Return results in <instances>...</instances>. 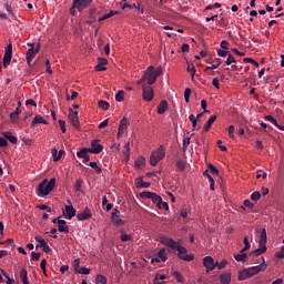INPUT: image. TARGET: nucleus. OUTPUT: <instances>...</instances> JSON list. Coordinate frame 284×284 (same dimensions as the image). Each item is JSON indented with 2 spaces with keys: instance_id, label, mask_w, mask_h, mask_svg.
Masks as SVG:
<instances>
[{
  "instance_id": "obj_1",
  "label": "nucleus",
  "mask_w": 284,
  "mask_h": 284,
  "mask_svg": "<svg viewBox=\"0 0 284 284\" xmlns=\"http://www.w3.org/2000/svg\"><path fill=\"white\" fill-rule=\"evenodd\" d=\"M262 263L257 266H251L248 268H244L239 273V281H247V278H252V276H256V274H261V272H265L267 270V263H265V257H262Z\"/></svg>"
},
{
  "instance_id": "obj_2",
  "label": "nucleus",
  "mask_w": 284,
  "mask_h": 284,
  "mask_svg": "<svg viewBox=\"0 0 284 284\" xmlns=\"http://www.w3.org/2000/svg\"><path fill=\"white\" fill-rule=\"evenodd\" d=\"M55 185H57L55 179H51L50 181H48V179H44L38 185V189H37L38 196H48V194H50V192H52L54 190Z\"/></svg>"
},
{
  "instance_id": "obj_3",
  "label": "nucleus",
  "mask_w": 284,
  "mask_h": 284,
  "mask_svg": "<svg viewBox=\"0 0 284 284\" xmlns=\"http://www.w3.org/2000/svg\"><path fill=\"white\" fill-rule=\"evenodd\" d=\"M161 74H163L162 67L154 69V65H150L144 73V77H146L148 85H154Z\"/></svg>"
},
{
  "instance_id": "obj_4",
  "label": "nucleus",
  "mask_w": 284,
  "mask_h": 284,
  "mask_svg": "<svg viewBox=\"0 0 284 284\" xmlns=\"http://www.w3.org/2000/svg\"><path fill=\"white\" fill-rule=\"evenodd\" d=\"M165 159V148L163 145H160L155 151H153L150 155V164L153 168H156L161 161Z\"/></svg>"
},
{
  "instance_id": "obj_5",
  "label": "nucleus",
  "mask_w": 284,
  "mask_h": 284,
  "mask_svg": "<svg viewBox=\"0 0 284 284\" xmlns=\"http://www.w3.org/2000/svg\"><path fill=\"white\" fill-rule=\"evenodd\" d=\"M267 231L265 229L262 230L258 241V248L253 251L254 256H261V254H265L267 252Z\"/></svg>"
},
{
  "instance_id": "obj_6",
  "label": "nucleus",
  "mask_w": 284,
  "mask_h": 284,
  "mask_svg": "<svg viewBox=\"0 0 284 284\" xmlns=\"http://www.w3.org/2000/svg\"><path fill=\"white\" fill-rule=\"evenodd\" d=\"M178 252V256L179 258H181L182 261H194V255L192 254H187V248H185L184 246H181V244L175 248Z\"/></svg>"
},
{
  "instance_id": "obj_7",
  "label": "nucleus",
  "mask_w": 284,
  "mask_h": 284,
  "mask_svg": "<svg viewBox=\"0 0 284 284\" xmlns=\"http://www.w3.org/2000/svg\"><path fill=\"white\" fill-rule=\"evenodd\" d=\"M159 241L160 243H162V245H166V247H171V250H175L180 245L179 242L165 235H160Z\"/></svg>"
},
{
  "instance_id": "obj_8",
  "label": "nucleus",
  "mask_w": 284,
  "mask_h": 284,
  "mask_svg": "<svg viewBox=\"0 0 284 284\" xmlns=\"http://www.w3.org/2000/svg\"><path fill=\"white\" fill-rule=\"evenodd\" d=\"M41 50V44L37 43L36 48H29V50L27 51V63L28 65H30V63H32V60L34 59V57H37V54H39V51Z\"/></svg>"
},
{
  "instance_id": "obj_9",
  "label": "nucleus",
  "mask_w": 284,
  "mask_h": 284,
  "mask_svg": "<svg viewBox=\"0 0 284 284\" xmlns=\"http://www.w3.org/2000/svg\"><path fill=\"white\" fill-rule=\"evenodd\" d=\"M11 61H12V42H10L4 50V55L2 61L3 68H8Z\"/></svg>"
},
{
  "instance_id": "obj_10",
  "label": "nucleus",
  "mask_w": 284,
  "mask_h": 284,
  "mask_svg": "<svg viewBox=\"0 0 284 284\" xmlns=\"http://www.w3.org/2000/svg\"><path fill=\"white\" fill-rule=\"evenodd\" d=\"M89 6H92V0H73V7H77L79 12H83Z\"/></svg>"
},
{
  "instance_id": "obj_11",
  "label": "nucleus",
  "mask_w": 284,
  "mask_h": 284,
  "mask_svg": "<svg viewBox=\"0 0 284 284\" xmlns=\"http://www.w3.org/2000/svg\"><path fill=\"white\" fill-rule=\"evenodd\" d=\"M130 125V120L126 116H123L120 121V125L118 129V138L123 136L125 134V130H128V126Z\"/></svg>"
},
{
  "instance_id": "obj_12",
  "label": "nucleus",
  "mask_w": 284,
  "mask_h": 284,
  "mask_svg": "<svg viewBox=\"0 0 284 284\" xmlns=\"http://www.w3.org/2000/svg\"><path fill=\"white\" fill-rule=\"evenodd\" d=\"M143 99L144 101H152L154 99V90L150 85L142 87Z\"/></svg>"
},
{
  "instance_id": "obj_13",
  "label": "nucleus",
  "mask_w": 284,
  "mask_h": 284,
  "mask_svg": "<svg viewBox=\"0 0 284 284\" xmlns=\"http://www.w3.org/2000/svg\"><path fill=\"white\" fill-rule=\"evenodd\" d=\"M203 265L206 268V272H212L216 268V263H214V257L212 256H205L203 258Z\"/></svg>"
},
{
  "instance_id": "obj_14",
  "label": "nucleus",
  "mask_w": 284,
  "mask_h": 284,
  "mask_svg": "<svg viewBox=\"0 0 284 284\" xmlns=\"http://www.w3.org/2000/svg\"><path fill=\"white\" fill-rule=\"evenodd\" d=\"M69 119L73 125V128H80L81 123L79 122V112L72 109H69Z\"/></svg>"
},
{
  "instance_id": "obj_15",
  "label": "nucleus",
  "mask_w": 284,
  "mask_h": 284,
  "mask_svg": "<svg viewBox=\"0 0 284 284\" xmlns=\"http://www.w3.org/2000/svg\"><path fill=\"white\" fill-rule=\"evenodd\" d=\"M91 154H101L103 152V145L99 144V140H93L91 142V148H89Z\"/></svg>"
},
{
  "instance_id": "obj_16",
  "label": "nucleus",
  "mask_w": 284,
  "mask_h": 284,
  "mask_svg": "<svg viewBox=\"0 0 284 284\" xmlns=\"http://www.w3.org/2000/svg\"><path fill=\"white\" fill-rule=\"evenodd\" d=\"M141 199H150L153 201V203L161 201V196H159L156 193H152L150 191H144L140 193Z\"/></svg>"
},
{
  "instance_id": "obj_17",
  "label": "nucleus",
  "mask_w": 284,
  "mask_h": 284,
  "mask_svg": "<svg viewBox=\"0 0 284 284\" xmlns=\"http://www.w3.org/2000/svg\"><path fill=\"white\" fill-rule=\"evenodd\" d=\"M78 221H89L92 219V211L89 207H85L83 212L77 214Z\"/></svg>"
},
{
  "instance_id": "obj_18",
  "label": "nucleus",
  "mask_w": 284,
  "mask_h": 284,
  "mask_svg": "<svg viewBox=\"0 0 284 284\" xmlns=\"http://www.w3.org/2000/svg\"><path fill=\"white\" fill-rule=\"evenodd\" d=\"M63 214H64L65 219H68L70 221L71 219H74V216H77V211L74 210V206L67 205Z\"/></svg>"
},
{
  "instance_id": "obj_19",
  "label": "nucleus",
  "mask_w": 284,
  "mask_h": 284,
  "mask_svg": "<svg viewBox=\"0 0 284 284\" xmlns=\"http://www.w3.org/2000/svg\"><path fill=\"white\" fill-rule=\"evenodd\" d=\"M105 65H108V60L104 58H98V65L95 67V71L97 72H105V70H108V68H105Z\"/></svg>"
},
{
  "instance_id": "obj_20",
  "label": "nucleus",
  "mask_w": 284,
  "mask_h": 284,
  "mask_svg": "<svg viewBox=\"0 0 284 284\" xmlns=\"http://www.w3.org/2000/svg\"><path fill=\"white\" fill-rule=\"evenodd\" d=\"M53 223H58L59 232H68V224L65 223V220L54 219Z\"/></svg>"
},
{
  "instance_id": "obj_21",
  "label": "nucleus",
  "mask_w": 284,
  "mask_h": 284,
  "mask_svg": "<svg viewBox=\"0 0 284 284\" xmlns=\"http://www.w3.org/2000/svg\"><path fill=\"white\" fill-rule=\"evenodd\" d=\"M39 123H42L43 125H48V121L43 119L41 115H36L31 122V128H34L36 125H39Z\"/></svg>"
},
{
  "instance_id": "obj_22",
  "label": "nucleus",
  "mask_w": 284,
  "mask_h": 284,
  "mask_svg": "<svg viewBox=\"0 0 284 284\" xmlns=\"http://www.w3.org/2000/svg\"><path fill=\"white\" fill-rule=\"evenodd\" d=\"M2 135L4 136V139H7V141H10L13 145H16V143L19 141V139L12 135V132L10 131L2 132Z\"/></svg>"
},
{
  "instance_id": "obj_23",
  "label": "nucleus",
  "mask_w": 284,
  "mask_h": 284,
  "mask_svg": "<svg viewBox=\"0 0 284 284\" xmlns=\"http://www.w3.org/2000/svg\"><path fill=\"white\" fill-rule=\"evenodd\" d=\"M63 154H65V151L60 150L58 151L57 149H52L51 150V155L53 156V161H61V156H63Z\"/></svg>"
},
{
  "instance_id": "obj_24",
  "label": "nucleus",
  "mask_w": 284,
  "mask_h": 284,
  "mask_svg": "<svg viewBox=\"0 0 284 284\" xmlns=\"http://www.w3.org/2000/svg\"><path fill=\"white\" fill-rule=\"evenodd\" d=\"M169 104L165 100H162L158 105V114H165L168 112Z\"/></svg>"
},
{
  "instance_id": "obj_25",
  "label": "nucleus",
  "mask_w": 284,
  "mask_h": 284,
  "mask_svg": "<svg viewBox=\"0 0 284 284\" xmlns=\"http://www.w3.org/2000/svg\"><path fill=\"white\" fill-rule=\"evenodd\" d=\"M135 170H143L145 168V158L139 156L134 163Z\"/></svg>"
},
{
  "instance_id": "obj_26",
  "label": "nucleus",
  "mask_w": 284,
  "mask_h": 284,
  "mask_svg": "<svg viewBox=\"0 0 284 284\" xmlns=\"http://www.w3.org/2000/svg\"><path fill=\"white\" fill-rule=\"evenodd\" d=\"M265 121H270V123H272L273 125H275V128H278V130H282V132H284V126L278 124V122L276 121V119H274V116L272 115H266L265 116Z\"/></svg>"
},
{
  "instance_id": "obj_27",
  "label": "nucleus",
  "mask_w": 284,
  "mask_h": 284,
  "mask_svg": "<svg viewBox=\"0 0 284 284\" xmlns=\"http://www.w3.org/2000/svg\"><path fill=\"white\" fill-rule=\"evenodd\" d=\"M221 284H230L232 282V274L224 273L220 276Z\"/></svg>"
},
{
  "instance_id": "obj_28",
  "label": "nucleus",
  "mask_w": 284,
  "mask_h": 284,
  "mask_svg": "<svg viewBox=\"0 0 284 284\" xmlns=\"http://www.w3.org/2000/svg\"><path fill=\"white\" fill-rule=\"evenodd\" d=\"M216 121V115L211 116L204 124V132H210L212 124Z\"/></svg>"
},
{
  "instance_id": "obj_29",
  "label": "nucleus",
  "mask_w": 284,
  "mask_h": 284,
  "mask_svg": "<svg viewBox=\"0 0 284 284\" xmlns=\"http://www.w3.org/2000/svg\"><path fill=\"white\" fill-rule=\"evenodd\" d=\"M186 63H187L186 72H190L192 79H194V74H196V67H194V63H190V61H186Z\"/></svg>"
},
{
  "instance_id": "obj_30",
  "label": "nucleus",
  "mask_w": 284,
  "mask_h": 284,
  "mask_svg": "<svg viewBox=\"0 0 284 284\" xmlns=\"http://www.w3.org/2000/svg\"><path fill=\"white\" fill-rule=\"evenodd\" d=\"M235 261H237V263H245V261H247V254L245 253H240L234 255Z\"/></svg>"
},
{
  "instance_id": "obj_31",
  "label": "nucleus",
  "mask_w": 284,
  "mask_h": 284,
  "mask_svg": "<svg viewBox=\"0 0 284 284\" xmlns=\"http://www.w3.org/2000/svg\"><path fill=\"white\" fill-rule=\"evenodd\" d=\"M90 152V149L88 148H82L80 151L77 152V156L79 159H85L88 156V153Z\"/></svg>"
},
{
  "instance_id": "obj_32",
  "label": "nucleus",
  "mask_w": 284,
  "mask_h": 284,
  "mask_svg": "<svg viewBox=\"0 0 284 284\" xmlns=\"http://www.w3.org/2000/svg\"><path fill=\"white\" fill-rule=\"evenodd\" d=\"M158 204L159 210H165L168 212V210H170V205L168 204V202H163V199L161 197V201L154 202Z\"/></svg>"
},
{
  "instance_id": "obj_33",
  "label": "nucleus",
  "mask_w": 284,
  "mask_h": 284,
  "mask_svg": "<svg viewBox=\"0 0 284 284\" xmlns=\"http://www.w3.org/2000/svg\"><path fill=\"white\" fill-rule=\"evenodd\" d=\"M158 257L161 258V261L163 263H165V261H168V252L165 251V248H161L159 252H158Z\"/></svg>"
},
{
  "instance_id": "obj_34",
  "label": "nucleus",
  "mask_w": 284,
  "mask_h": 284,
  "mask_svg": "<svg viewBox=\"0 0 284 284\" xmlns=\"http://www.w3.org/2000/svg\"><path fill=\"white\" fill-rule=\"evenodd\" d=\"M20 278L22 281L23 284H30L28 282V271L26 268H22L20 272Z\"/></svg>"
},
{
  "instance_id": "obj_35",
  "label": "nucleus",
  "mask_w": 284,
  "mask_h": 284,
  "mask_svg": "<svg viewBox=\"0 0 284 284\" xmlns=\"http://www.w3.org/2000/svg\"><path fill=\"white\" fill-rule=\"evenodd\" d=\"M36 241H37V243H39V245H37V248L43 247V246H45L48 244V240H45V239H43V237H41L39 235L36 236Z\"/></svg>"
},
{
  "instance_id": "obj_36",
  "label": "nucleus",
  "mask_w": 284,
  "mask_h": 284,
  "mask_svg": "<svg viewBox=\"0 0 284 284\" xmlns=\"http://www.w3.org/2000/svg\"><path fill=\"white\" fill-rule=\"evenodd\" d=\"M95 283L97 284H106L108 283V277L104 276V275L99 274L95 277Z\"/></svg>"
},
{
  "instance_id": "obj_37",
  "label": "nucleus",
  "mask_w": 284,
  "mask_h": 284,
  "mask_svg": "<svg viewBox=\"0 0 284 284\" xmlns=\"http://www.w3.org/2000/svg\"><path fill=\"white\" fill-rule=\"evenodd\" d=\"M98 105H99V108H100L101 110H104V111L110 110V103H108V102L104 101V100H100V101L98 102Z\"/></svg>"
},
{
  "instance_id": "obj_38",
  "label": "nucleus",
  "mask_w": 284,
  "mask_h": 284,
  "mask_svg": "<svg viewBox=\"0 0 284 284\" xmlns=\"http://www.w3.org/2000/svg\"><path fill=\"white\" fill-rule=\"evenodd\" d=\"M123 99H125V91L123 90L118 91V93L115 94V101H118V103H121Z\"/></svg>"
},
{
  "instance_id": "obj_39",
  "label": "nucleus",
  "mask_w": 284,
  "mask_h": 284,
  "mask_svg": "<svg viewBox=\"0 0 284 284\" xmlns=\"http://www.w3.org/2000/svg\"><path fill=\"white\" fill-rule=\"evenodd\" d=\"M165 275L156 274L154 278V284H165Z\"/></svg>"
},
{
  "instance_id": "obj_40",
  "label": "nucleus",
  "mask_w": 284,
  "mask_h": 284,
  "mask_svg": "<svg viewBox=\"0 0 284 284\" xmlns=\"http://www.w3.org/2000/svg\"><path fill=\"white\" fill-rule=\"evenodd\" d=\"M111 220H112V223H114V225H123V220H121L119 215L112 214Z\"/></svg>"
},
{
  "instance_id": "obj_41",
  "label": "nucleus",
  "mask_w": 284,
  "mask_h": 284,
  "mask_svg": "<svg viewBox=\"0 0 284 284\" xmlns=\"http://www.w3.org/2000/svg\"><path fill=\"white\" fill-rule=\"evenodd\" d=\"M173 276H174L175 281H178V283H184V278H183V275L181 274V272H179V271L173 272Z\"/></svg>"
},
{
  "instance_id": "obj_42",
  "label": "nucleus",
  "mask_w": 284,
  "mask_h": 284,
  "mask_svg": "<svg viewBox=\"0 0 284 284\" xmlns=\"http://www.w3.org/2000/svg\"><path fill=\"white\" fill-rule=\"evenodd\" d=\"M226 266H227V260H222L220 263L219 262L215 263V267H217V270H225Z\"/></svg>"
},
{
  "instance_id": "obj_43",
  "label": "nucleus",
  "mask_w": 284,
  "mask_h": 284,
  "mask_svg": "<svg viewBox=\"0 0 284 284\" xmlns=\"http://www.w3.org/2000/svg\"><path fill=\"white\" fill-rule=\"evenodd\" d=\"M215 61H216V65L206 67L204 69V72H207L209 70H216V68H219L221 65V59L220 58H216Z\"/></svg>"
},
{
  "instance_id": "obj_44",
  "label": "nucleus",
  "mask_w": 284,
  "mask_h": 284,
  "mask_svg": "<svg viewBox=\"0 0 284 284\" xmlns=\"http://www.w3.org/2000/svg\"><path fill=\"white\" fill-rule=\"evenodd\" d=\"M136 187H150V182H145L143 180H138V182L135 183Z\"/></svg>"
},
{
  "instance_id": "obj_45",
  "label": "nucleus",
  "mask_w": 284,
  "mask_h": 284,
  "mask_svg": "<svg viewBox=\"0 0 284 284\" xmlns=\"http://www.w3.org/2000/svg\"><path fill=\"white\" fill-rule=\"evenodd\" d=\"M232 63H236V58H234V57L232 55V53H229V54H227V59H226V61H225V64H226V65H232Z\"/></svg>"
},
{
  "instance_id": "obj_46",
  "label": "nucleus",
  "mask_w": 284,
  "mask_h": 284,
  "mask_svg": "<svg viewBox=\"0 0 284 284\" xmlns=\"http://www.w3.org/2000/svg\"><path fill=\"white\" fill-rule=\"evenodd\" d=\"M209 172L213 174V176H219V169H216V166L213 164H209Z\"/></svg>"
},
{
  "instance_id": "obj_47",
  "label": "nucleus",
  "mask_w": 284,
  "mask_h": 284,
  "mask_svg": "<svg viewBox=\"0 0 284 284\" xmlns=\"http://www.w3.org/2000/svg\"><path fill=\"white\" fill-rule=\"evenodd\" d=\"M89 165H90V168H92V170H94L97 172V174H101V166H99V164H97V162H90Z\"/></svg>"
},
{
  "instance_id": "obj_48",
  "label": "nucleus",
  "mask_w": 284,
  "mask_h": 284,
  "mask_svg": "<svg viewBox=\"0 0 284 284\" xmlns=\"http://www.w3.org/2000/svg\"><path fill=\"white\" fill-rule=\"evenodd\" d=\"M123 154L128 160L130 159V142L125 143Z\"/></svg>"
},
{
  "instance_id": "obj_49",
  "label": "nucleus",
  "mask_w": 284,
  "mask_h": 284,
  "mask_svg": "<svg viewBox=\"0 0 284 284\" xmlns=\"http://www.w3.org/2000/svg\"><path fill=\"white\" fill-rule=\"evenodd\" d=\"M244 248L241 250V254H243V252H246V250H250L251 245H250V240L247 239V236L244 237Z\"/></svg>"
},
{
  "instance_id": "obj_50",
  "label": "nucleus",
  "mask_w": 284,
  "mask_h": 284,
  "mask_svg": "<svg viewBox=\"0 0 284 284\" xmlns=\"http://www.w3.org/2000/svg\"><path fill=\"white\" fill-rule=\"evenodd\" d=\"M243 61H244V63H252L253 65H255V68H258V62H256L252 58H244Z\"/></svg>"
},
{
  "instance_id": "obj_51",
  "label": "nucleus",
  "mask_w": 284,
  "mask_h": 284,
  "mask_svg": "<svg viewBox=\"0 0 284 284\" xmlns=\"http://www.w3.org/2000/svg\"><path fill=\"white\" fill-rule=\"evenodd\" d=\"M176 168L178 170H180V172H183V170H185V162H183L182 160H179L176 162Z\"/></svg>"
},
{
  "instance_id": "obj_52",
  "label": "nucleus",
  "mask_w": 284,
  "mask_h": 284,
  "mask_svg": "<svg viewBox=\"0 0 284 284\" xmlns=\"http://www.w3.org/2000/svg\"><path fill=\"white\" fill-rule=\"evenodd\" d=\"M121 241L123 243H128V241H132V236L131 235H128L125 233H121Z\"/></svg>"
},
{
  "instance_id": "obj_53",
  "label": "nucleus",
  "mask_w": 284,
  "mask_h": 284,
  "mask_svg": "<svg viewBox=\"0 0 284 284\" xmlns=\"http://www.w3.org/2000/svg\"><path fill=\"white\" fill-rule=\"evenodd\" d=\"M114 14H119V11L111 10L109 13L104 14L102 19H110L114 17Z\"/></svg>"
},
{
  "instance_id": "obj_54",
  "label": "nucleus",
  "mask_w": 284,
  "mask_h": 284,
  "mask_svg": "<svg viewBox=\"0 0 284 284\" xmlns=\"http://www.w3.org/2000/svg\"><path fill=\"white\" fill-rule=\"evenodd\" d=\"M59 125H60V130L63 134H65L67 130H65V121L63 120H59L58 121Z\"/></svg>"
},
{
  "instance_id": "obj_55",
  "label": "nucleus",
  "mask_w": 284,
  "mask_h": 284,
  "mask_svg": "<svg viewBox=\"0 0 284 284\" xmlns=\"http://www.w3.org/2000/svg\"><path fill=\"white\" fill-rule=\"evenodd\" d=\"M187 145H190V138H184L183 146H182L183 152H185V150H187Z\"/></svg>"
},
{
  "instance_id": "obj_56",
  "label": "nucleus",
  "mask_w": 284,
  "mask_h": 284,
  "mask_svg": "<svg viewBox=\"0 0 284 284\" xmlns=\"http://www.w3.org/2000/svg\"><path fill=\"white\" fill-rule=\"evenodd\" d=\"M252 201H258L261 199V193L258 191H255L251 195Z\"/></svg>"
},
{
  "instance_id": "obj_57",
  "label": "nucleus",
  "mask_w": 284,
  "mask_h": 284,
  "mask_svg": "<svg viewBox=\"0 0 284 284\" xmlns=\"http://www.w3.org/2000/svg\"><path fill=\"white\" fill-rule=\"evenodd\" d=\"M189 121H191L192 126L195 128L199 120L196 119V116H194V114H191L189 116Z\"/></svg>"
},
{
  "instance_id": "obj_58",
  "label": "nucleus",
  "mask_w": 284,
  "mask_h": 284,
  "mask_svg": "<svg viewBox=\"0 0 284 284\" xmlns=\"http://www.w3.org/2000/svg\"><path fill=\"white\" fill-rule=\"evenodd\" d=\"M217 54H219V57H226L230 54V51H227V49H224V50L219 49Z\"/></svg>"
},
{
  "instance_id": "obj_59",
  "label": "nucleus",
  "mask_w": 284,
  "mask_h": 284,
  "mask_svg": "<svg viewBox=\"0 0 284 284\" xmlns=\"http://www.w3.org/2000/svg\"><path fill=\"white\" fill-rule=\"evenodd\" d=\"M82 185H83V181H82V180H78V181L75 182V185H74L75 192H80Z\"/></svg>"
},
{
  "instance_id": "obj_60",
  "label": "nucleus",
  "mask_w": 284,
  "mask_h": 284,
  "mask_svg": "<svg viewBox=\"0 0 284 284\" xmlns=\"http://www.w3.org/2000/svg\"><path fill=\"white\" fill-rule=\"evenodd\" d=\"M229 136L230 139H236V136L234 135V125L229 126Z\"/></svg>"
},
{
  "instance_id": "obj_61",
  "label": "nucleus",
  "mask_w": 284,
  "mask_h": 284,
  "mask_svg": "<svg viewBox=\"0 0 284 284\" xmlns=\"http://www.w3.org/2000/svg\"><path fill=\"white\" fill-rule=\"evenodd\" d=\"M78 274H90V268L87 267H81L80 270L77 271Z\"/></svg>"
},
{
  "instance_id": "obj_62",
  "label": "nucleus",
  "mask_w": 284,
  "mask_h": 284,
  "mask_svg": "<svg viewBox=\"0 0 284 284\" xmlns=\"http://www.w3.org/2000/svg\"><path fill=\"white\" fill-rule=\"evenodd\" d=\"M0 148H8V140L6 138H0Z\"/></svg>"
},
{
  "instance_id": "obj_63",
  "label": "nucleus",
  "mask_w": 284,
  "mask_h": 284,
  "mask_svg": "<svg viewBox=\"0 0 284 284\" xmlns=\"http://www.w3.org/2000/svg\"><path fill=\"white\" fill-rule=\"evenodd\" d=\"M244 207H248L250 210H252L254 207V203H252L250 200H245Z\"/></svg>"
},
{
  "instance_id": "obj_64",
  "label": "nucleus",
  "mask_w": 284,
  "mask_h": 284,
  "mask_svg": "<svg viewBox=\"0 0 284 284\" xmlns=\"http://www.w3.org/2000/svg\"><path fill=\"white\" fill-rule=\"evenodd\" d=\"M276 258H284V246H282L281 251L276 253Z\"/></svg>"
}]
</instances>
